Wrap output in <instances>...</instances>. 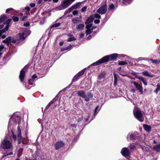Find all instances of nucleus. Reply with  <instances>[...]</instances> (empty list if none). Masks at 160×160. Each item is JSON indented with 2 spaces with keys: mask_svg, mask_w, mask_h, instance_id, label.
Masks as SVG:
<instances>
[{
  "mask_svg": "<svg viewBox=\"0 0 160 160\" xmlns=\"http://www.w3.org/2000/svg\"><path fill=\"white\" fill-rule=\"evenodd\" d=\"M19 117L16 116V114H13L12 115L10 119L9 123L8 126V129H9V128H10L12 131V137L14 141H16L17 138L16 135H15L12 132V130L11 129V127L12 124H13V126L15 125L16 124L17 122V121L19 119ZM12 127H13V126H12Z\"/></svg>",
  "mask_w": 160,
  "mask_h": 160,
  "instance_id": "obj_1",
  "label": "nucleus"
},
{
  "mask_svg": "<svg viewBox=\"0 0 160 160\" xmlns=\"http://www.w3.org/2000/svg\"><path fill=\"white\" fill-rule=\"evenodd\" d=\"M93 16L91 15L88 18L85 22L86 28V33L87 35L91 33L93 29L96 28V27H92V25L91 22L93 21Z\"/></svg>",
  "mask_w": 160,
  "mask_h": 160,
  "instance_id": "obj_2",
  "label": "nucleus"
},
{
  "mask_svg": "<svg viewBox=\"0 0 160 160\" xmlns=\"http://www.w3.org/2000/svg\"><path fill=\"white\" fill-rule=\"evenodd\" d=\"M77 94L78 96L84 99L86 102L88 101L93 97V94L91 92L86 93L84 90H80L77 91Z\"/></svg>",
  "mask_w": 160,
  "mask_h": 160,
  "instance_id": "obj_3",
  "label": "nucleus"
},
{
  "mask_svg": "<svg viewBox=\"0 0 160 160\" xmlns=\"http://www.w3.org/2000/svg\"><path fill=\"white\" fill-rule=\"evenodd\" d=\"M72 2L71 0H64L61 2V5L56 7L55 9L56 11L64 9L71 4Z\"/></svg>",
  "mask_w": 160,
  "mask_h": 160,
  "instance_id": "obj_4",
  "label": "nucleus"
},
{
  "mask_svg": "<svg viewBox=\"0 0 160 160\" xmlns=\"http://www.w3.org/2000/svg\"><path fill=\"white\" fill-rule=\"evenodd\" d=\"M12 144L9 140L4 139L1 144L0 146V150H2V149H10L12 147Z\"/></svg>",
  "mask_w": 160,
  "mask_h": 160,
  "instance_id": "obj_5",
  "label": "nucleus"
},
{
  "mask_svg": "<svg viewBox=\"0 0 160 160\" xmlns=\"http://www.w3.org/2000/svg\"><path fill=\"white\" fill-rule=\"evenodd\" d=\"M133 114L135 117L139 121L142 122L144 120V118L142 113L141 112L137 109L133 110Z\"/></svg>",
  "mask_w": 160,
  "mask_h": 160,
  "instance_id": "obj_6",
  "label": "nucleus"
},
{
  "mask_svg": "<svg viewBox=\"0 0 160 160\" xmlns=\"http://www.w3.org/2000/svg\"><path fill=\"white\" fill-rule=\"evenodd\" d=\"M138 133L137 132H134L133 133H129L127 136V139L128 140L129 139L131 140L134 141L138 139Z\"/></svg>",
  "mask_w": 160,
  "mask_h": 160,
  "instance_id": "obj_7",
  "label": "nucleus"
},
{
  "mask_svg": "<svg viewBox=\"0 0 160 160\" xmlns=\"http://www.w3.org/2000/svg\"><path fill=\"white\" fill-rule=\"evenodd\" d=\"M131 83L133 85L134 87L141 92V94L143 93V88L141 85L138 83L133 81H131Z\"/></svg>",
  "mask_w": 160,
  "mask_h": 160,
  "instance_id": "obj_8",
  "label": "nucleus"
},
{
  "mask_svg": "<svg viewBox=\"0 0 160 160\" xmlns=\"http://www.w3.org/2000/svg\"><path fill=\"white\" fill-rule=\"evenodd\" d=\"M118 54L116 53L112 54L110 55H107L103 57L105 58L104 59L105 62H107L109 60H115L118 57Z\"/></svg>",
  "mask_w": 160,
  "mask_h": 160,
  "instance_id": "obj_9",
  "label": "nucleus"
},
{
  "mask_svg": "<svg viewBox=\"0 0 160 160\" xmlns=\"http://www.w3.org/2000/svg\"><path fill=\"white\" fill-rule=\"evenodd\" d=\"M17 135L18 142V144H20L21 142L22 136H21V129L19 126L17 128Z\"/></svg>",
  "mask_w": 160,
  "mask_h": 160,
  "instance_id": "obj_10",
  "label": "nucleus"
},
{
  "mask_svg": "<svg viewBox=\"0 0 160 160\" xmlns=\"http://www.w3.org/2000/svg\"><path fill=\"white\" fill-rule=\"evenodd\" d=\"M27 68V67L26 66L20 71L19 78L21 82H22L23 81L25 75V72L26 71Z\"/></svg>",
  "mask_w": 160,
  "mask_h": 160,
  "instance_id": "obj_11",
  "label": "nucleus"
},
{
  "mask_svg": "<svg viewBox=\"0 0 160 160\" xmlns=\"http://www.w3.org/2000/svg\"><path fill=\"white\" fill-rule=\"evenodd\" d=\"M11 20L12 19H9L7 20L6 22L5 23V24H6L5 29H3L1 31H0V37L2 36V33L6 31H7L8 30L9 27V24Z\"/></svg>",
  "mask_w": 160,
  "mask_h": 160,
  "instance_id": "obj_12",
  "label": "nucleus"
},
{
  "mask_svg": "<svg viewBox=\"0 0 160 160\" xmlns=\"http://www.w3.org/2000/svg\"><path fill=\"white\" fill-rule=\"evenodd\" d=\"M86 70V68H85L79 72L74 77L72 81L74 82L77 81L78 79V78L84 74Z\"/></svg>",
  "mask_w": 160,
  "mask_h": 160,
  "instance_id": "obj_13",
  "label": "nucleus"
},
{
  "mask_svg": "<svg viewBox=\"0 0 160 160\" xmlns=\"http://www.w3.org/2000/svg\"><path fill=\"white\" fill-rule=\"evenodd\" d=\"M107 11V6L106 5L102 6L97 11V12L101 14H105Z\"/></svg>",
  "mask_w": 160,
  "mask_h": 160,
  "instance_id": "obj_14",
  "label": "nucleus"
},
{
  "mask_svg": "<svg viewBox=\"0 0 160 160\" xmlns=\"http://www.w3.org/2000/svg\"><path fill=\"white\" fill-rule=\"evenodd\" d=\"M121 152L122 155L124 157L128 156L130 154L129 149L127 148H122Z\"/></svg>",
  "mask_w": 160,
  "mask_h": 160,
  "instance_id": "obj_15",
  "label": "nucleus"
},
{
  "mask_svg": "<svg viewBox=\"0 0 160 160\" xmlns=\"http://www.w3.org/2000/svg\"><path fill=\"white\" fill-rule=\"evenodd\" d=\"M53 58H52L51 59H50V60H48V58H47L46 60H43L42 62V65L45 67H46L47 68L51 66V60Z\"/></svg>",
  "mask_w": 160,
  "mask_h": 160,
  "instance_id": "obj_16",
  "label": "nucleus"
},
{
  "mask_svg": "<svg viewBox=\"0 0 160 160\" xmlns=\"http://www.w3.org/2000/svg\"><path fill=\"white\" fill-rule=\"evenodd\" d=\"M7 19V17L5 15H2L0 17V29H2L3 25L5 24V23L2 24V23L4 22Z\"/></svg>",
  "mask_w": 160,
  "mask_h": 160,
  "instance_id": "obj_17",
  "label": "nucleus"
},
{
  "mask_svg": "<svg viewBox=\"0 0 160 160\" xmlns=\"http://www.w3.org/2000/svg\"><path fill=\"white\" fill-rule=\"evenodd\" d=\"M64 145V143L62 141L57 142L55 144V147L56 149H58L62 147Z\"/></svg>",
  "mask_w": 160,
  "mask_h": 160,
  "instance_id": "obj_18",
  "label": "nucleus"
},
{
  "mask_svg": "<svg viewBox=\"0 0 160 160\" xmlns=\"http://www.w3.org/2000/svg\"><path fill=\"white\" fill-rule=\"evenodd\" d=\"M104 58H105L103 57L101 59L98 60L97 61L93 63L92 64V65H97L100 64H101L104 62H106L105 60L104 59H105Z\"/></svg>",
  "mask_w": 160,
  "mask_h": 160,
  "instance_id": "obj_19",
  "label": "nucleus"
},
{
  "mask_svg": "<svg viewBox=\"0 0 160 160\" xmlns=\"http://www.w3.org/2000/svg\"><path fill=\"white\" fill-rule=\"evenodd\" d=\"M22 33H23L26 37H27L28 36L30 35L31 33L30 30L28 29L22 28Z\"/></svg>",
  "mask_w": 160,
  "mask_h": 160,
  "instance_id": "obj_20",
  "label": "nucleus"
},
{
  "mask_svg": "<svg viewBox=\"0 0 160 160\" xmlns=\"http://www.w3.org/2000/svg\"><path fill=\"white\" fill-rule=\"evenodd\" d=\"M142 74L145 76L150 77H153L154 75L151 73H150L147 70H145L142 72Z\"/></svg>",
  "mask_w": 160,
  "mask_h": 160,
  "instance_id": "obj_21",
  "label": "nucleus"
},
{
  "mask_svg": "<svg viewBox=\"0 0 160 160\" xmlns=\"http://www.w3.org/2000/svg\"><path fill=\"white\" fill-rule=\"evenodd\" d=\"M144 129L147 132H149L150 131L151 128L150 126L147 124H143V125Z\"/></svg>",
  "mask_w": 160,
  "mask_h": 160,
  "instance_id": "obj_22",
  "label": "nucleus"
},
{
  "mask_svg": "<svg viewBox=\"0 0 160 160\" xmlns=\"http://www.w3.org/2000/svg\"><path fill=\"white\" fill-rule=\"evenodd\" d=\"M136 78L140 81H142L144 85H147V83L144 78L141 76H137Z\"/></svg>",
  "mask_w": 160,
  "mask_h": 160,
  "instance_id": "obj_23",
  "label": "nucleus"
},
{
  "mask_svg": "<svg viewBox=\"0 0 160 160\" xmlns=\"http://www.w3.org/2000/svg\"><path fill=\"white\" fill-rule=\"evenodd\" d=\"M12 40V37H9L7 38L5 40H3L2 42L4 43H6L8 45L11 42Z\"/></svg>",
  "mask_w": 160,
  "mask_h": 160,
  "instance_id": "obj_24",
  "label": "nucleus"
},
{
  "mask_svg": "<svg viewBox=\"0 0 160 160\" xmlns=\"http://www.w3.org/2000/svg\"><path fill=\"white\" fill-rule=\"evenodd\" d=\"M84 27V25L83 24H80L77 25L76 27L77 29L79 31H81L83 30Z\"/></svg>",
  "mask_w": 160,
  "mask_h": 160,
  "instance_id": "obj_25",
  "label": "nucleus"
},
{
  "mask_svg": "<svg viewBox=\"0 0 160 160\" xmlns=\"http://www.w3.org/2000/svg\"><path fill=\"white\" fill-rule=\"evenodd\" d=\"M18 38L19 40H23L26 38L23 33H20L18 35Z\"/></svg>",
  "mask_w": 160,
  "mask_h": 160,
  "instance_id": "obj_26",
  "label": "nucleus"
},
{
  "mask_svg": "<svg viewBox=\"0 0 160 160\" xmlns=\"http://www.w3.org/2000/svg\"><path fill=\"white\" fill-rule=\"evenodd\" d=\"M113 75L114 78V85L115 86L117 85L118 82V77L115 73H113Z\"/></svg>",
  "mask_w": 160,
  "mask_h": 160,
  "instance_id": "obj_27",
  "label": "nucleus"
},
{
  "mask_svg": "<svg viewBox=\"0 0 160 160\" xmlns=\"http://www.w3.org/2000/svg\"><path fill=\"white\" fill-rule=\"evenodd\" d=\"M153 149L157 152L160 151V144L154 146Z\"/></svg>",
  "mask_w": 160,
  "mask_h": 160,
  "instance_id": "obj_28",
  "label": "nucleus"
},
{
  "mask_svg": "<svg viewBox=\"0 0 160 160\" xmlns=\"http://www.w3.org/2000/svg\"><path fill=\"white\" fill-rule=\"evenodd\" d=\"M72 21L74 24L78 23L80 22L78 18H73L72 19Z\"/></svg>",
  "mask_w": 160,
  "mask_h": 160,
  "instance_id": "obj_29",
  "label": "nucleus"
},
{
  "mask_svg": "<svg viewBox=\"0 0 160 160\" xmlns=\"http://www.w3.org/2000/svg\"><path fill=\"white\" fill-rule=\"evenodd\" d=\"M61 24V23L58 22L55 23L53 24L52 26H51L50 28H57L59 27Z\"/></svg>",
  "mask_w": 160,
  "mask_h": 160,
  "instance_id": "obj_30",
  "label": "nucleus"
},
{
  "mask_svg": "<svg viewBox=\"0 0 160 160\" xmlns=\"http://www.w3.org/2000/svg\"><path fill=\"white\" fill-rule=\"evenodd\" d=\"M159 91H160V85L159 84H158L157 85V88L154 91V92L157 94L158 92Z\"/></svg>",
  "mask_w": 160,
  "mask_h": 160,
  "instance_id": "obj_31",
  "label": "nucleus"
},
{
  "mask_svg": "<svg viewBox=\"0 0 160 160\" xmlns=\"http://www.w3.org/2000/svg\"><path fill=\"white\" fill-rule=\"evenodd\" d=\"M81 2H78L75 4L74 5L72 6L74 9H76L79 7L81 5Z\"/></svg>",
  "mask_w": 160,
  "mask_h": 160,
  "instance_id": "obj_32",
  "label": "nucleus"
},
{
  "mask_svg": "<svg viewBox=\"0 0 160 160\" xmlns=\"http://www.w3.org/2000/svg\"><path fill=\"white\" fill-rule=\"evenodd\" d=\"M55 100V99H53L51 101L49 102L46 107L45 109H48Z\"/></svg>",
  "mask_w": 160,
  "mask_h": 160,
  "instance_id": "obj_33",
  "label": "nucleus"
},
{
  "mask_svg": "<svg viewBox=\"0 0 160 160\" xmlns=\"http://www.w3.org/2000/svg\"><path fill=\"white\" fill-rule=\"evenodd\" d=\"M118 64L120 65H123L127 64V62L124 61H118Z\"/></svg>",
  "mask_w": 160,
  "mask_h": 160,
  "instance_id": "obj_34",
  "label": "nucleus"
},
{
  "mask_svg": "<svg viewBox=\"0 0 160 160\" xmlns=\"http://www.w3.org/2000/svg\"><path fill=\"white\" fill-rule=\"evenodd\" d=\"M72 47V45H70L69 46L67 47L61 49V51H63L70 49Z\"/></svg>",
  "mask_w": 160,
  "mask_h": 160,
  "instance_id": "obj_35",
  "label": "nucleus"
},
{
  "mask_svg": "<svg viewBox=\"0 0 160 160\" xmlns=\"http://www.w3.org/2000/svg\"><path fill=\"white\" fill-rule=\"evenodd\" d=\"M92 16H93V18L94 19V18H101V16L100 15L96 13L94 15H91Z\"/></svg>",
  "mask_w": 160,
  "mask_h": 160,
  "instance_id": "obj_36",
  "label": "nucleus"
},
{
  "mask_svg": "<svg viewBox=\"0 0 160 160\" xmlns=\"http://www.w3.org/2000/svg\"><path fill=\"white\" fill-rule=\"evenodd\" d=\"M76 38L73 37H70L67 40V41L68 42H71L76 40Z\"/></svg>",
  "mask_w": 160,
  "mask_h": 160,
  "instance_id": "obj_37",
  "label": "nucleus"
},
{
  "mask_svg": "<svg viewBox=\"0 0 160 160\" xmlns=\"http://www.w3.org/2000/svg\"><path fill=\"white\" fill-rule=\"evenodd\" d=\"M133 0H123V2L125 4H129Z\"/></svg>",
  "mask_w": 160,
  "mask_h": 160,
  "instance_id": "obj_38",
  "label": "nucleus"
},
{
  "mask_svg": "<svg viewBox=\"0 0 160 160\" xmlns=\"http://www.w3.org/2000/svg\"><path fill=\"white\" fill-rule=\"evenodd\" d=\"M151 60L152 61V63H155L156 64L159 63L160 62V61L158 60H153L152 59H151Z\"/></svg>",
  "mask_w": 160,
  "mask_h": 160,
  "instance_id": "obj_39",
  "label": "nucleus"
},
{
  "mask_svg": "<svg viewBox=\"0 0 160 160\" xmlns=\"http://www.w3.org/2000/svg\"><path fill=\"white\" fill-rule=\"evenodd\" d=\"M38 156V151H36L34 154L32 155L33 157L35 159Z\"/></svg>",
  "mask_w": 160,
  "mask_h": 160,
  "instance_id": "obj_40",
  "label": "nucleus"
},
{
  "mask_svg": "<svg viewBox=\"0 0 160 160\" xmlns=\"http://www.w3.org/2000/svg\"><path fill=\"white\" fill-rule=\"evenodd\" d=\"M73 7H72V6L70 8H68V9H67L66 10V12H67V13H70V12H71V11L73 9Z\"/></svg>",
  "mask_w": 160,
  "mask_h": 160,
  "instance_id": "obj_41",
  "label": "nucleus"
},
{
  "mask_svg": "<svg viewBox=\"0 0 160 160\" xmlns=\"http://www.w3.org/2000/svg\"><path fill=\"white\" fill-rule=\"evenodd\" d=\"M114 8V6L113 4L111 3V4H110V5H109V10H112V9H113Z\"/></svg>",
  "mask_w": 160,
  "mask_h": 160,
  "instance_id": "obj_42",
  "label": "nucleus"
},
{
  "mask_svg": "<svg viewBox=\"0 0 160 160\" xmlns=\"http://www.w3.org/2000/svg\"><path fill=\"white\" fill-rule=\"evenodd\" d=\"M33 81L32 79H30L28 81V84L29 85H33L34 84L33 83Z\"/></svg>",
  "mask_w": 160,
  "mask_h": 160,
  "instance_id": "obj_43",
  "label": "nucleus"
},
{
  "mask_svg": "<svg viewBox=\"0 0 160 160\" xmlns=\"http://www.w3.org/2000/svg\"><path fill=\"white\" fill-rule=\"evenodd\" d=\"M129 148L131 149H134L135 148V147L133 144H131L129 146Z\"/></svg>",
  "mask_w": 160,
  "mask_h": 160,
  "instance_id": "obj_44",
  "label": "nucleus"
},
{
  "mask_svg": "<svg viewBox=\"0 0 160 160\" xmlns=\"http://www.w3.org/2000/svg\"><path fill=\"white\" fill-rule=\"evenodd\" d=\"M12 19L14 22L18 21V18L17 17H13Z\"/></svg>",
  "mask_w": 160,
  "mask_h": 160,
  "instance_id": "obj_45",
  "label": "nucleus"
},
{
  "mask_svg": "<svg viewBox=\"0 0 160 160\" xmlns=\"http://www.w3.org/2000/svg\"><path fill=\"white\" fill-rule=\"evenodd\" d=\"M98 107L97 106L95 108L94 110V117H95V116L98 113V112H97V110L98 109Z\"/></svg>",
  "mask_w": 160,
  "mask_h": 160,
  "instance_id": "obj_46",
  "label": "nucleus"
},
{
  "mask_svg": "<svg viewBox=\"0 0 160 160\" xmlns=\"http://www.w3.org/2000/svg\"><path fill=\"white\" fill-rule=\"evenodd\" d=\"M24 25L27 27H28L30 25L29 23L28 22H26L24 23Z\"/></svg>",
  "mask_w": 160,
  "mask_h": 160,
  "instance_id": "obj_47",
  "label": "nucleus"
},
{
  "mask_svg": "<svg viewBox=\"0 0 160 160\" xmlns=\"http://www.w3.org/2000/svg\"><path fill=\"white\" fill-rule=\"evenodd\" d=\"M12 154H13V152H11L9 153H7L6 154H4L2 157V158L4 157L5 156L10 155H12Z\"/></svg>",
  "mask_w": 160,
  "mask_h": 160,
  "instance_id": "obj_48",
  "label": "nucleus"
},
{
  "mask_svg": "<svg viewBox=\"0 0 160 160\" xmlns=\"http://www.w3.org/2000/svg\"><path fill=\"white\" fill-rule=\"evenodd\" d=\"M87 7L86 6H85L83 8H82L81 9V11L82 12H84L87 9Z\"/></svg>",
  "mask_w": 160,
  "mask_h": 160,
  "instance_id": "obj_49",
  "label": "nucleus"
},
{
  "mask_svg": "<svg viewBox=\"0 0 160 160\" xmlns=\"http://www.w3.org/2000/svg\"><path fill=\"white\" fill-rule=\"evenodd\" d=\"M4 47L2 45H1L0 46V52H3L2 50L4 49Z\"/></svg>",
  "mask_w": 160,
  "mask_h": 160,
  "instance_id": "obj_50",
  "label": "nucleus"
},
{
  "mask_svg": "<svg viewBox=\"0 0 160 160\" xmlns=\"http://www.w3.org/2000/svg\"><path fill=\"white\" fill-rule=\"evenodd\" d=\"M37 78V76H36V75L34 74V75H33L32 76V78H31V79H32L33 81H34V79H35V78Z\"/></svg>",
  "mask_w": 160,
  "mask_h": 160,
  "instance_id": "obj_51",
  "label": "nucleus"
},
{
  "mask_svg": "<svg viewBox=\"0 0 160 160\" xmlns=\"http://www.w3.org/2000/svg\"><path fill=\"white\" fill-rule=\"evenodd\" d=\"M78 13V12L77 11L75 10L73 12L72 14H73V15H76Z\"/></svg>",
  "mask_w": 160,
  "mask_h": 160,
  "instance_id": "obj_52",
  "label": "nucleus"
},
{
  "mask_svg": "<svg viewBox=\"0 0 160 160\" xmlns=\"http://www.w3.org/2000/svg\"><path fill=\"white\" fill-rule=\"evenodd\" d=\"M94 22L96 24L100 22V20L99 19L95 20L94 21Z\"/></svg>",
  "mask_w": 160,
  "mask_h": 160,
  "instance_id": "obj_53",
  "label": "nucleus"
},
{
  "mask_svg": "<svg viewBox=\"0 0 160 160\" xmlns=\"http://www.w3.org/2000/svg\"><path fill=\"white\" fill-rule=\"evenodd\" d=\"M12 8H8L7 9H6V13H8V12L9 11L12 10Z\"/></svg>",
  "mask_w": 160,
  "mask_h": 160,
  "instance_id": "obj_54",
  "label": "nucleus"
},
{
  "mask_svg": "<svg viewBox=\"0 0 160 160\" xmlns=\"http://www.w3.org/2000/svg\"><path fill=\"white\" fill-rule=\"evenodd\" d=\"M30 6L32 8L35 6V4L34 3H32L30 4Z\"/></svg>",
  "mask_w": 160,
  "mask_h": 160,
  "instance_id": "obj_55",
  "label": "nucleus"
},
{
  "mask_svg": "<svg viewBox=\"0 0 160 160\" xmlns=\"http://www.w3.org/2000/svg\"><path fill=\"white\" fill-rule=\"evenodd\" d=\"M25 9L26 10L27 12H28L30 10V8L29 7H27L25 8Z\"/></svg>",
  "mask_w": 160,
  "mask_h": 160,
  "instance_id": "obj_56",
  "label": "nucleus"
},
{
  "mask_svg": "<svg viewBox=\"0 0 160 160\" xmlns=\"http://www.w3.org/2000/svg\"><path fill=\"white\" fill-rule=\"evenodd\" d=\"M84 36V34L83 33H80L79 34V38H82Z\"/></svg>",
  "mask_w": 160,
  "mask_h": 160,
  "instance_id": "obj_57",
  "label": "nucleus"
},
{
  "mask_svg": "<svg viewBox=\"0 0 160 160\" xmlns=\"http://www.w3.org/2000/svg\"><path fill=\"white\" fill-rule=\"evenodd\" d=\"M142 58H139L138 59H135L136 61H138L141 60Z\"/></svg>",
  "mask_w": 160,
  "mask_h": 160,
  "instance_id": "obj_58",
  "label": "nucleus"
},
{
  "mask_svg": "<svg viewBox=\"0 0 160 160\" xmlns=\"http://www.w3.org/2000/svg\"><path fill=\"white\" fill-rule=\"evenodd\" d=\"M27 132H26L25 133V137H24L23 138L26 139L27 138Z\"/></svg>",
  "mask_w": 160,
  "mask_h": 160,
  "instance_id": "obj_59",
  "label": "nucleus"
},
{
  "mask_svg": "<svg viewBox=\"0 0 160 160\" xmlns=\"http://www.w3.org/2000/svg\"><path fill=\"white\" fill-rule=\"evenodd\" d=\"M71 126L72 127H74V128H75L76 127V126L74 124H72L71 125Z\"/></svg>",
  "mask_w": 160,
  "mask_h": 160,
  "instance_id": "obj_60",
  "label": "nucleus"
},
{
  "mask_svg": "<svg viewBox=\"0 0 160 160\" xmlns=\"http://www.w3.org/2000/svg\"><path fill=\"white\" fill-rule=\"evenodd\" d=\"M63 43H64V42L63 41H61L60 43H59V45L60 46H62L63 44Z\"/></svg>",
  "mask_w": 160,
  "mask_h": 160,
  "instance_id": "obj_61",
  "label": "nucleus"
},
{
  "mask_svg": "<svg viewBox=\"0 0 160 160\" xmlns=\"http://www.w3.org/2000/svg\"><path fill=\"white\" fill-rule=\"evenodd\" d=\"M22 148H20L18 150V152H22Z\"/></svg>",
  "mask_w": 160,
  "mask_h": 160,
  "instance_id": "obj_62",
  "label": "nucleus"
},
{
  "mask_svg": "<svg viewBox=\"0 0 160 160\" xmlns=\"http://www.w3.org/2000/svg\"><path fill=\"white\" fill-rule=\"evenodd\" d=\"M89 118V115H88L87 117L86 118V121H88V120Z\"/></svg>",
  "mask_w": 160,
  "mask_h": 160,
  "instance_id": "obj_63",
  "label": "nucleus"
},
{
  "mask_svg": "<svg viewBox=\"0 0 160 160\" xmlns=\"http://www.w3.org/2000/svg\"><path fill=\"white\" fill-rule=\"evenodd\" d=\"M42 2V0H39L38 1V3H41Z\"/></svg>",
  "mask_w": 160,
  "mask_h": 160,
  "instance_id": "obj_64",
  "label": "nucleus"
}]
</instances>
